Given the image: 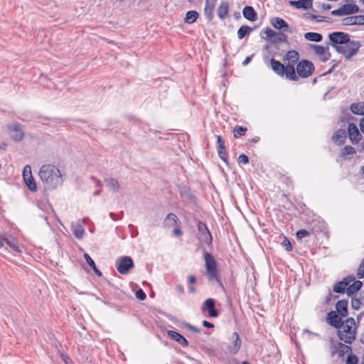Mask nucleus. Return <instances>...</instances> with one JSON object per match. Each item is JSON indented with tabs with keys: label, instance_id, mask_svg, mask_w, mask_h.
<instances>
[{
	"label": "nucleus",
	"instance_id": "61",
	"mask_svg": "<svg viewBox=\"0 0 364 364\" xmlns=\"http://www.w3.org/2000/svg\"><path fill=\"white\" fill-rule=\"evenodd\" d=\"M331 15L333 16H343V11H342V9L341 7L337 9H335V10H333L331 12Z\"/></svg>",
	"mask_w": 364,
	"mask_h": 364
},
{
	"label": "nucleus",
	"instance_id": "27",
	"mask_svg": "<svg viewBox=\"0 0 364 364\" xmlns=\"http://www.w3.org/2000/svg\"><path fill=\"white\" fill-rule=\"evenodd\" d=\"M229 11V4L228 1H222L218 8V16L220 18L224 19L226 18Z\"/></svg>",
	"mask_w": 364,
	"mask_h": 364
},
{
	"label": "nucleus",
	"instance_id": "57",
	"mask_svg": "<svg viewBox=\"0 0 364 364\" xmlns=\"http://www.w3.org/2000/svg\"><path fill=\"white\" fill-rule=\"evenodd\" d=\"M201 349L203 352L207 353L209 355H215V351L214 349L208 348L207 346H201Z\"/></svg>",
	"mask_w": 364,
	"mask_h": 364
},
{
	"label": "nucleus",
	"instance_id": "4",
	"mask_svg": "<svg viewBox=\"0 0 364 364\" xmlns=\"http://www.w3.org/2000/svg\"><path fill=\"white\" fill-rule=\"evenodd\" d=\"M343 321L345 322L342 327L343 329H338L337 331V335L339 340L344 341L346 344L350 345L355 340L358 326L353 317H348Z\"/></svg>",
	"mask_w": 364,
	"mask_h": 364
},
{
	"label": "nucleus",
	"instance_id": "15",
	"mask_svg": "<svg viewBox=\"0 0 364 364\" xmlns=\"http://www.w3.org/2000/svg\"><path fill=\"white\" fill-rule=\"evenodd\" d=\"M215 300L212 298L207 299L202 306L203 311H207L210 317L216 318L219 315L218 310L215 308Z\"/></svg>",
	"mask_w": 364,
	"mask_h": 364
},
{
	"label": "nucleus",
	"instance_id": "39",
	"mask_svg": "<svg viewBox=\"0 0 364 364\" xmlns=\"http://www.w3.org/2000/svg\"><path fill=\"white\" fill-rule=\"evenodd\" d=\"M73 233L77 239L80 240L85 233V228L81 224L78 223L73 228Z\"/></svg>",
	"mask_w": 364,
	"mask_h": 364
},
{
	"label": "nucleus",
	"instance_id": "50",
	"mask_svg": "<svg viewBox=\"0 0 364 364\" xmlns=\"http://www.w3.org/2000/svg\"><path fill=\"white\" fill-rule=\"evenodd\" d=\"M282 245L287 252H290L293 249V247H292V245H291L290 240L287 237H284V240L282 242Z\"/></svg>",
	"mask_w": 364,
	"mask_h": 364
},
{
	"label": "nucleus",
	"instance_id": "54",
	"mask_svg": "<svg viewBox=\"0 0 364 364\" xmlns=\"http://www.w3.org/2000/svg\"><path fill=\"white\" fill-rule=\"evenodd\" d=\"M309 18L312 20H315L316 22H322V20H324V16L315 15L313 14H306Z\"/></svg>",
	"mask_w": 364,
	"mask_h": 364
},
{
	"label": "nucleus",
	"instance_id": "7",
	"mask_svg": "<svg viewBox=\"0 0 364 364\" xmlns=\"http://www.w3.org/2000/svg\"><path fill=\"white\" fill-rule=\"evenodd\" d=\"M314 70L315 66L314 63L311 60L306 59L299 60L295 68V72L296 75H298V78H306L311 76L314 73Z\"/></svg>",
	"mask_w": 364,
	"mask_h": 364
},
{
	"label": "nucleus",
	"instance_id": "30",
	"mask_svg": "<svg viewBox=\"0 0 364 364\" xmlns=\"http://www.w3.org/2000/svg\"><path fill=\"white\" fill-rule=\"evenodd\" d=\"M304 38L309 41L318 43L323 40V36L316 32H307L304 33Z\"/></svg>",
	"mask_w": 364,
	"mask_h": 364
},
{
	"label": "nucleus",
	"instance_id": "28",
	"mask_svg": "<svg viewBox=\"0 0 364 364\" xmlns=\"http://www.w3.org/2000/svg\"><path fill=\"white\" fill-rule=\"evenodd\" d=\"M199 18V14L195 10H191L186 12L184 18V22L188 24L195 23Z\"/></svg>",
	"mask_w": 364,
	"mask_h": 364
},
{
	"label": "nucleus",
	"instance_id": "2",
	"mask_svg": "<svg viewBox=\"0 0 364 364\" xmlns=\"http://www.w3.org/2000/svg\"><path fill=\"white\" fill-rule=\"evenodd\" d=\"M38 176L48 189H55L63 183L60 171L53 164L43 165L39 170Z\"/></svg>",
	"mask_w": 364,
	"mask_h": 364
},
{
	"label": "nucleus",
	"instance_id": "6",
	"mask_svg": "<svg viewBox=\"0 0 364 364\" xmlns=\"http://www.w3.org/2000/svg\"><path fill=\"white\" fill-rule=\"evenodd\" d=\"M260 36L262 38L269 41L273 45L280 43H288V36L284 32H276L268 27L262 30Z\"/></svg>",
	"mask_w": 364,
	"mask_h": 364
},
{
	"label": "nucleus",
	"instance_id": "48",
	"mask_svg": "<svg viewBox=\"0 0 364 364\" xmlns=\"http://www.w3.org/2000/svg\"><path fill=\"white\" fill-rule=\"evenodd\" d=\"M310 235V232L305 229H300L296 231V237L297 240H301L304 237H308Z\"/></svg>",
	"mask_w": 364,
	"mask_h": 364
},
{
	"label": "nucleus",
	"instance_id": "34",
	"mask_svg": "<svg viewBox=\"0 0 364 364\" xmlns=\"http://www.w3.org/2000/svg\"><path fill=\"white\" fill-rule=\"evenodd\" d=\"M350 109L355 114L364 115V102L351 104Z\"/></svg>",
	"mask_w": 364,
	"mask_h": 364
},
{
	"label": "nucleus",
	"instance_id": "33",
	"mask_svg": "<svg viewBox=\"0 0 364 364\" xmlns=\"http://www.w3.org/2000/svg\"><path fill=\"white\" fill-rule=\"evenodd\" d=\"M107 186L114 192H117L119 189V183L118 181L114 178H107L105 179Z\"/></svg>",
	"mask_w": 364,
	"mask_h": 364
},
{
	"label": "nucleus",
	"instance_id": "58",
	"mask_svg": "<svg viewBox=\"0 0 364 364\" xmlns=\"http://www.w3.org/2000/svg\"><path fill=\"white\" fill-rule=\"evenodd\" d=\"M29 175H32L31 168L29 165H26L23 170V178L28 177Z\"/></svg>",
	"mask_w": 364,
	"mask_h": 364
},
{
	"label": "nucleus",
	"instance_id": "36",
	"mask_svg": "<svg viewBox=\"0 0 364 364\" xmlns=\"http://www.w3.org/2000/svg\"><path fill=\"white\" fill-rule=\"evenodd\" d=\"M338 357L342 358L345 355L346 353H352V348L350 346L346 345L344 343H342L341 342L338 343Z\"/></svg>",
	"mask_w": 364,
	"mask_h": 364
},
{
	"label": "nucleus",
	"instance_id": "51",
	"mask_svg": "<svg viewBox=\"0 0 364 364\" xmlns=\"http://www.w3.org/2000/svg\"><path fill=\"white\" fill-rule=\"evenodd\" d=\"M183 326L186 328H187L188 330H190L192 332H194V333H198V334H201V329L195 326H193L191 325V323H186L185 322L183 323Z\"/></svg>",
	"mask_w": 364,
	"mask_h": 364
},
{
	"label": "nucleus",
	"instance_id": "12",
	"mask_svg": "<svg viewBox=\"0 0 364 364\" xmlns=\"http://www.w3.org/2000/svg\"><path fill=\"white\" fill-rule=\"evenodd\" d=\"M343 317H341L340 315H338L336 311H330L326 314V322L332 327L337 329H341L343 323H345L342 320Z\"/></svg>",
	"mask_w": 364,
	"mask_h": 364
},
{
	"label": "nucleus",
	"instance_id": "21",
	"mask_svg": "<svg viewBox=\"0 0 364 364\" xmlns=\"http://www.w3.org/2000/svg\"><path fill=\"white\" fill-rule=\"evenodd\" d=\"M289 4L296 9L306 11L312 8L313 0H291Z\"/></svg>",
	"mask_w": 364,
	"mask_h": 364
},
{
	"label": "nucleus",
	"instance_id": "5",
	"mask_svg": "<svg viewBox=\"0 0 364 364\" xmlns=\"http://www.w3.org/2000/svg\"><path fill=\"white\" fill-rule=\"evenodd\" d=\"M270 65L272 70L280 77H285L286 79L291 81H297L298 75L295 72V67L293 64L284 65L280 61L274 58L270 59Z\"/></svg>",
	"mask_w": 364,
	"mask_h": 364
},
{
	"label": "nucleus",
	"instance_id": "17",
	"mask_svg": "<svg viewBox=\"0 0 364 364\" xmlns=\"http://www.w3.org/2000/svg\"><path fill=\"white\" fill-rule=\"evenodd\" d=\"M166 333L169 338L177 342L183 347H188L189 343L188 340L181 333L173 330H167Z\"/></svg>",
	"mask_w": 364,
	"mask_h": 364
},
{
	"label": "nucleus",
	"instance_id": "25",
	"mask_svg": "<svg viewBox=\"0 0 364 364\" xmlns=\"http://www.w3.org/2000/svg\"><path fill=\"white\" fill-rule=\"evenodd\" d=\"M284 60L289 61L287 64H293L294 65L299 62V53L296 50H289L284 55Z\"/></svg>",
	"mask_w": 364,
	"mask_h": 364
},
{
	"label": "nucleus",
	"instance_id": "53",
	"mask_svg": "<svg viewBox=\"0 0 364 364\" xmlns=\"http://www.w3.org/2000/svg\"><path fill=\"white\" fill-rule=\"evenodd\" d=\"M249 157L245 154H241L237 159L238 164L242 165L247 164L249 163Z\"/></svg>",
	"mask_w": 364,
	"mask_h": 364
},
{
	"label": "nucleus",
	"instance_id": "20",
	"mask_svg": "<svg viewBox=\"0 0 364 364\" xmlns=\"http://www.w3.org/2000/svg\"><path fill=\"white\" fill-rule=\"evenodd\" d=\"M348 301L347 299H341L336 304V313L341 317L345 318L348 315Z\"/></svg>",
	"mask_w": 364,
	"mask_h": 364
},
{
	"label": "nucleus",
	"instance_id": "23",
	"mask_svg": "<svg viewBox=\"0 0 364 364\" xmlns=\"http://www.w3.org/2000/svg\"><path fill=\"white\" fill-rule=\"evenodd\" d=\"M244 18L250 21L254 22L257 20V13L251 6H245L242 9Z\"/></svg>",
	"mask_w": 364,
	"mask_h": 364
},
{
	"label": "nucleus",
	"instance_id": "32",
	"mask_svg": "<svg viewBox=\"0 0 364 364\" xmlns=\"http://www.w3.org/2000/svg\"><path fill=\"white\" fill-rule=\"evenodd\" d=\"M84 258L86 260L87 263L89 264V266L92 269L94 272L98 276L102 277V274L101 271L97 268L96 266L95 262L94 260L90 257V256L87 253L84 254Z\"/></svg>",
	"mask_w": 364,
	"mask_h": 364
},
{
	"label": "nucleus",
	"instance_id": "59",
	"mask_svg": "<svg viewBox=\"0 0 364 364\" xmlns=\"http://www.w3.org/2000/svg\"><path fill=\"white\" fill-rule=\"evenodd\" d=\"M331 62L333 63V65H331V68L328 70H327L326 73H324L322 75L331 74L336 69V68L338 66V63H340V61L336 62L335 60H333Z\"/></svg>",
	"mask_w": 364,
	"mask_h": 364
},
{
	"label": "nucleus",
	"instance_id": "46",
	"mask_svg": "<svg viewBox=\"0 0 364 364\" xmlns=\"http://www.w3.org/2000/svg\"><path fill=\"white\" fill-rule=\"evenodd\" d=\"M217 151H218V156L220 157V159L222 161H223L226 165L229 166L228 154L226 151V150L225 149H220V150H217Z\"/></svg>",
	"mask_w": 364,
	"mask_h": 364
},
{
	"label": "nucleus",
	"instance_id": "43",
	"mask_svg": "<svg viewBox=\"0 0 364 364\" xmlns=\"http://www.w3.org/2000/svg\"><path fill=\"white\" fill-rule=\"evenodd\" d=\"M350 305L354 310H358L361 306H364L363 303L355 296H351Z\"/></svg>",
	"mask_w": 364,
	"mask_h": 364
},
{
	"label": "nucleus",
	"instance_id": "64",
	"mask_svg": "<svg viewBox=\"0 0 364 364\" xmlns=\"http://www.w3.org/2000/svg\"><path fill=\"white\" fill-rule=\"evenodd\" d=\"M203 326L205 328H214V324L208 321H203Z\"/></svg>",
	"mask_w": 364,
	"mask_h": 364
},
{
	"label": "nucleus",
	"instance_id": "42",
	"mask_svg": "<svg viewBox=\"0 0 364 364\" xmlns=\"http://www.w3.org/2000/svg\"><path fill=\"white\" fill-rule=\"evenodd\" d=\"M179 193L181 197L186 196L191 198L193 196L191 192V188L186 186H178Z\"/></svg>",
	"mask_w": 364,
	"mask_h": 364
},
{
	"label": "nucleus",
	"instance_id": "47",
	"mask_svg": "<svg viewBox=\"0 0 364 364\" xmlns=\"http://www.w3.org/2000/svg\"><path fill=\"white\" fill-rule=\"evenodd\" d=\"M358 358L356 355L353 353H349L347 355L346 364H358Z\"/></svg>",
	"mask_w": 364,
	"mask_h": 364
},
{
	"label": "nucleus",
	"instance_id": "60",
	"mask_svg": "<svg viewBox=\"0 0 364 364\" xmlns=\"http://www.w3.org/2000/svg\"><path fill=\"white\" fill-rule=\"evenodd\" d=\"M331 348L332 349L331 350V355L333 356L336 353L338 354V343L336 345L333 341L331 340Z\"/></svg>",
	"mask_w": 364,
	"mask_h": 364
},
{
	"label": "nucleus",
	"instance_id": "55",
	"mask_svg": "<svg viewBox=\"0 0 364 364\" xmlns=\"http://www.w3.org/2000/svg\"><path fill=\"white\" fill-rule=\"evenodd\" d=\"M328 46H326V50H325V53L323 54V57L321 58V62H326L328 61L330 58H331V54L329 51V48L328 47Z\"/></svg>",
	"mask_w": 364,
	"mask_h": 364
},
{
	"label": "nucleus",
	"instance_id": "26",
	"mask_svg": "<svg viewBox=\"0 0 364 364\" xmlns=\"http://www.w3.org/2000/svg\"><path fill=\"white\" fill-rule=\"evenodd\" d=\"M343 16H348L360 11L359 7L355 4H346L341 6Z\"/></svg>",
	"mask_w": 364,
	"mask_h": 364
},
{
	"label": "nucleus",
	"instance_id": "52",
	"mask_svg": "<svg viewBox=\"0 0 364 364\" xmlns=\"http://www.w3.org/2000/svg\"><path fill=\"white\" fill-rule=\"evenodd\" d=\"M135 296L140 301H144L146 298V294L142 289H139L135 292Z\"/></svg>",
	"mask_w": 364,
	"mask_h": 364
},
{
	"label": "nucleus",
	"instance_id": "24",
	"mask_svg": "<svg viewBox=\"0 0 364 364\" xmlns=\"http://www.w3.org/2000/svg\"><path fill=\"white\" fill-rule=\"evenodd\" d=\"M217 0H205V6L204 8V14L208 21L213 18V10Z\"/></svg>",
	"mask_w": 364,
	"mask_h": 364
},
{
	"label": "nucleus",
	"instance_id": "44",
	"mask_svg": "<svg viewBox=\"0 0 364 364\" xmlns=\"http://www.w3.org/2000/svg\"><path fill=\"white\" fill-rule=\"evenodd\" d=\"M355 277V278L357 277L358 279L364 278V258L361 260L356 271V276Z\"/></svg>",
	"mask_w": 364,
	"mask_h": 364
},
{
	"label": "nucleus",
	"instance_id": "49",
	"mask_svg": "<svg viewBox=\"0 0 364 364\" xmlns=\"http://www.w3.org/2000/svg\"><path fill=\"white\" fill-rule=\"evenodd\" d=\"M216 149L217 150L226 149L225 141L220 135L217 136Z\"/></svg>",
	"mask_w": 364,
	"mask_h": 364
},
{
	"label": "nucleus",
	"instance_id": "13",
	"mask_svg": "<svg viewBox=\"0 0 364 364\" xmlns=\"http://www.w3.org/2000/svg\"><path fill=\"white\" fill-rule=\"evenodd\" d=\"M270 23L276 30L280 32L292 33L291 26L282 18L273 17L270 19Z\"/></svg>",
	"mask_w": 364,
	"mask_h": 364
},
{
	"label": "nucleus",
	"instance_id": "35",
	"mask_svg": "<svg viewBox=\"0 0 364 364\" xmlns=\"http://www.w3.org/2000/svg\"><path fill=\"white\" fill-rule=\"evenodd\" d=\"M255 28H251L249 26L244 25L239 28L237 30V37L239 39L244 38L246 36L249 35Z\"/></svg>",
	"mask_w": 364,
	"mask_h": 364
},
{
	"label": "nucleus",
	"instance_id": "31",
	"mask_svg": "<svg viewBox=\"0 0 364 364\" xmlns=\"http://www.w3.org/2000/svg\"><path fill=\"white\" fill-rule=\"evenodd\" d=\"M356 153L355 149L350 145L345 146L341 150L340 153V157L346 159H350L348 157L349 155H353Z\"/></svg>",
	"mask_w": 364,
	"mask_h": 364
},
{
	"label": "nucleus",
	"instance_id": "22",
	"mask_svg": "<svg viewBox=\"0 0 364 364\" xmlns=\"http://www.w3.org/2000/svg\"><path fill=\"white\" fill-rule=\"evenodd\" d=\"M332 141L338 146H342L345 144L346 139V132L344 129H339L336 131L332 137Z\"/></svg>",
	"mask_w": 364,
	"mask_h": 364
},
{
	"label": "nucleus",
	"instance_id": "14",
	"mask_svg": "<svg viewBox=\"0 0 364 364\" xmlns=\"http://www.w3.org/2000/svg\"><path fill=\"white\" fill-rule=\"evenodd\" d=\"M348 134L350 142L353 144H357L362 138L357 126L352 122L348 123Z\"/></svg>",
	"mask_w": 364,
	"mask_h": 364
},
{
	"label": "nucleus",
	"instance_id": "8",
	"mask_svg": "<svg viewBox=\"0 0 364 364\" xmlns=\"http://www.w3.org/2000/svg\"><path fill=\"white\" fill-rule=\"evenodd\" d=\"M197 230L200 235L198 237V240L200 242H204L208 245H211L213 242V236L206 224L202 221H198Z\"/></svg>",
	"mask_w": 364,
	"mask_h": 364
},
{
	"label": "nucleus",
	"instance_id": "3",
	"mask_svg": "<svg viewBox=\"0 0 364 364\" xmlns=\"http://www.w3.org/2000/svg\"><path fill=\"white\" fill-rule=\"evenodd\" d=\"M200 248L203 252V259L208 280L210 282H217L219 287L225 291V289L221 281L220 272L218 268V263L215 259L211 253L207 252L204 247L200 245Z\"/></svg>",
	"mask_w": 364,
	"mask_h": 364
},
{
	"label": "nucleus",
	"instance_id": "10",
	"mask_svg": "<svg viewBox=\"0 0 364 364\" xmlns=\"http://www.w3.org/2000/svg\"><path fill=\"white\" fill-rule=\"evenodd\" d=\"M7 129L12 132L10 137L15 142L21 141L24 136L25 134L23 130V126L19 122H14L6 125Z\"/></svg>",
	"mask_w": 364,
	"mask_h": 364
},
{
	"label": "nucleus",
	"instance_id": "56",
	"mask_svg": "<svg viewBox=\"0 0 364 364\" xmlns=\"http://www.w3.org/2000/svg\"><path fill=\"white\" fill-rule=\"evenodd\" d=\"M40 119H46V120H50V121H52L55 124H60L63 122H64V119H61V118H58V117H54V118H51V117H39Z\"/></svg>",
	"mask_w": 364,
	"mask_h": 364
},
{
	"label": "nucleus",
	"instance_id": "19",
	"mask_svg": "<svg viewBox=\"0 0 364 364\" xmlns=\"http://www.w3.org/2000/svg\"><path fill=\"white\" fill-rule=\"evenodd\" d=\"M232 338L233 340L232 345L228 346V350L230 354L235 355L241 348L242 341L237 332L232 333Z\"/></svg>",
	"mask_w": 364,
	"mask_h": 364
},
{
	"label": "nucleus",
	"instance_id": "63",
	"mask_svg": "<svg viewBox=\"0 0 364 364\" xmlns=\"http://www.w3.org/2000/svg\"><path fill=\"white\" fill-rule=\"evenodd\" d=\"M253 56H254V54H252L251 55L247 56L245 58V59L243 60L242 65L243 66L247 65L250 63V61L252 60Z\"/></svg>",
	"mask_w": 364,
	"mask_h": 364
},
{
	"label": "nucleus",
	"instance_id": "40",
	"mask_svg": "<svg viewBox=\"0 0 364 364\" xmlns=\"http://www.w3.org/2000/svg\"><path fill=\"white\" fill-rule=\"evenodd\" d=\"M247 129L243 126L236 125L234 128V137L238 138L242 136H244L247 132Z\"/></svg>",
	"mask_w": 364,
	"mask_h": 364
},
{
	"label": "nucleus",
	"instance_id": "38",
	"mask_svg": "<svg viewBox=\"0 0 364 364\" xmlns=\"http://www.w3.org/2000/svg\"><path fill=\"white\" fill-rule=\"evenodd\" d=\"M309 46L320 58L323 57L326 50V47L318 44H309Z\"/></svg>",
	"mask_w": 364,
	"mask_h": 364
},
{
	"label": "nucleus",
	"instance_id": "1",
	"mask_svg": "<svg viewBox=\"0 0 364 364\" xmlns=\"http://www.w3.org/2000/svg\"><path fill=\"white\" fill-rule=\"evenodd\" d=\"M326 46H332L336 51L347 59L356 55L361 46L358 41L350 40V35L342 31H334L328 34Z\"/></svg>",
	"mask_w": 364,
	"mask_h": 364
},
{
	"label": "nucleus",
	"instance_id": "18",
	"mask_svg": "<svg viewBox=\"0 0 364 364\" xmlns=\"http://www.w3.org/2000/svg\"><path fill=\"white\" fill-rule=\"evenodd\" d=\"M343 26H364V15L353 16L342 19Z\"/></svg>",
	"mask_w": 364,
	"mask_h": 364
},
{
	"label": "nucleus",
	"instance_id": "11",
	"mask_svg": "<svg viewBox=\"0 0 364 364\" xmlns=\"http://www.w3.org/2000/svg\"><path fill=\"white\" fill-rule=\"evenodd\" d=\"M355 277L353 274H349L342 279V280L336 282L332 288L333 292L339 294H346L347 287Z\"/></svg>",
	"mask_w": 364,
	"mask_h": 364
},
{
	"label": "nucleus",
	"instance_id": "37",
	"mask_svg": "<svg viewBox=\"0 0 364 364\" xmlns=\"http://www.w3.org/2000/svg\"><path fill=\"white\" fill-rule=\"evenodd\" d=\"M23 180L28 187V188L32 191L35 192L37 191V186L32 175H29L28 177L23 178Z\"/></svg>",
	"mask_w": 364,
	"mask_h": 364
},
{
	"label": "nucleus",
	"instance_id": "29",
	"mask_svg": "<svg viewBox=\"0 0 364 364\" xmlns=\"http://www.w3.org/2000/svg\"><path fill=\"white\" fill-rule=\"evenodd\" d=\"M5 242L9 247L17 252H21V250L18 245L16 240L12 236L9 235L8 237H4L3 243Z\"/></svg>",
	"mask_w": 364,
	"mask_h": 364
},
{
	"label": "nucleus",
	"instance_id": "62",
	"mask_svg": "<svg viewBox=\"0 0 364 364\" xmlns=\"http://www.w3.org/2000/svg\"><path fill=\"white\" fill-rule=\"evenodd\" d=\"M352 284H353V286L356 288V289H359V291H360V289L363 287V282L360 280H355V279L351 282Z\"/></svg>",
	"mask_w": 364,
	"mask_h": 364
},
{
	"label": "nucleus",
	"instance_id": "9",
	"mask_svg": "<svg viewBox=\"0 0 364 364\" xmlns=\"http://www.w3.org/2000/svg\"><path fill=\"white\" fill-rule=\"evenodd\" d=\"M134 261L129 256L119 257L116 263V269L121 274H128L134 268Z\"/></svg>",
	"mask_w": 364,
	"mask_h": 364
},
{
	"label": "nucleus",
	"instance_id": "16",
	"mask_svg": "<svg viewBox=\"0 0 364 364\" xmlns=\"http://www.w3.org/2000/svg\"><path fill=\"white\" fill-rule=\"evenodd\" d=\"M302 209L300 211L301 219L307 224L312 223L316 220V215L305 204L301 205Z\"/></svg>",
	"mask_w": 364,
	"mask_h": 364
},
{
	"label": "nucleus",
	"instance_id": "45",
	"mask_svg": "<svg viewBox=\"0 0 364 364\" xmlns=\"http://www.w3.org/2000/svg\"><path fill=\"white\" fill-rule=\"evenodd\" d=\"M359 292V289H356L353 284H349L347 287L346 294L348 297L355 296Z\"/></svg>",
	"mask_w": 364,
	"mask_h": 364
},
{
	"label": "nucleus",
	"instance_id": "41",
	"mask_svg": "<svg viewBox=\"0 0 364 364\" xmlns=\"http://www.w3.org/2000/svg\"><path fill=\"white\" fill-rule=\"evenodd\" d=\"M167 220H171L173 222V225H176L177 226H179L180 224H181V221L180 220L178 219V218L177 217V215L174 213H168L166 217L165 218V220H164V223H166V222ZM170 226L171 225H173V224H170L169 225Z\"/></svg>",
	"mask_w": 364,
	"mask_h": 364
}]
</instances>
